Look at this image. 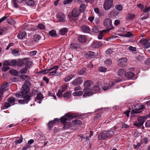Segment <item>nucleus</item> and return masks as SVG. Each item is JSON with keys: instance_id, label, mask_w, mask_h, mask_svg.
<instances>
[{"instance_id": "obj_1", "label": "nucleus", "mask_w": 150, "mask_h": 150, "mask_svg": "<svg viewBox=\"0 0 150 150\" xmlns=\"http://www.w3.org/2000/svg\"><path fill=\"white\" fill-rule=\"evenodd\" d=\"M59 69L58 66H55L49 69H46L40 71V73H42L44 74L49 73L50 76H54L56 74L57 71Z\"/></svg>"}, {"instance_id": "obj_2", "label": "nucleus", "mask_w": 150, "mask_h": 150, "mask_svg": "<svg viewBox=\"0 0 150 150\" xmlns=\"http://www.w3.org/2000/svg\"><path fill=\"white\" fill-rule=\"evenodd\" d=\"M114 132L112 131H108L101 132L98 135V139L99 140H104L109 137L112 136Z\"/></svg>"}, {"instance_id": "obj_3", "label": "nucleus", "mask_w": 150, "mask_h": 150, "mask_svg": "<svg viewBox=\"0 0 150 150\" xmlns=\"http://www.w3.org/2000/svg\"><path fill=\"white\" fill-rule=\"evenodd\" d=\"M30 90V87L28 85H24L22 87L21 91L20 92L16 93V96L18 98H22L25 94L28 93Z\"/></svg>"}, {"instance_id": "obj_4", "label": "nucleus", "mask_w": 150, "mask_h": 150, "mask_svg": "<svg viewBox=\"0 0 150 150\" xmlns=\"http://www.w3.org/2000/svg\"><path fill=\"white\" fill-rule=\"evenodd\" d=\"M65 116L66 117H62L61 118V121L63 123H65L67 120H70L74 118H77V117L81 116L78 115H76L74 114H72L70 113H67L66 114Z\"/></svg>"}, {"instance_id": "obj_5", "label": "nucleus", "mask_w": 150, "mask_h": 150, "mask_svg": "<svg viewBox=\"0 0 150 150\" xmlns=\"http://www.w3.org/2000/svg\"><path fill=\"white\" fill-rule=\"evenodd\" d=\"M133 109L131 112V114H137L141 112L140 110H142L144 108L143 105H139L137 104L133 105L132 107Z\"/></svg>"}, {"instance_id": "obj_6", "label": "nucleus", "mask_w": 150, "mask_h": 150, "mask_svg": "<svg viewBox=\"0 0 150 150\" xmlns=\"http://www.w3.org/2000/svg\"><path fill=\"white\" fill-rule=\"evenodd\" d=\"M103 24L106 28H109L108 30V31L114 28V27L112 26V20L109 18H107L105 20Z\"/></svg>"}, {"instance_id": "obj_7", "label": "nucleus", "mask_w": 150, "mask_h": 150, "mask_svg": "<svg viewBox=\"0 0 150 150\" xmlns=\"http://www.w3.org/2000/svg\"><path fill=\"white\" fill-rule=\"evenodd\" d=\"M113 5V0H105L104 4V8L108 10L111 8Z\"/></svg>"}, {"instance_id": "obj_8", "label": "nucleus", "mask_w": 150, "mask_h": 150, "mask_svg": "<svg viewBox=\"0 0 150 150\" xmlns=\"http://www.w3.org/2000/svg\"><path fill=\"white\" fill-rule=\"evenodd\" d=\"M140 43L144 46V47L147 49L150 47V42L145 38H142L139 41Z\"/></svg>"}, {"instance_id": "obj_9", "label": "nucleus", "mask_w": 150, "mask_h": 150, "mask_svg": "<svg viewBox=\"0 0 150 150\" xmlns=\"http://www.w3.org/2000/svg\"><path fill=\"white\" fill-rule=\"evenodd\" d=\"M23 96V97L22 96V98H23L24 99L19 100L18 101V102L21 104L27 103L28 101L30 100V98L31 96L28 95H25Z\"/></svg>"}, {"instance_id": "obj_10", "label": "nucleus", "mask_w": 150, "mask_h": 150, "mask_svg": "<svg viewBox=\"0 0 150 150\" xmlns=\"http://www.w3.org/2000/svg\"><path fill=\"white\" fill-rule=\"evenodd\" d=\"M127 59L126 58H122L118 60V66L121 67H123L127 64Z\"/></svg>"}, {"instance_id": "obj_11", "label": "nucleus", "mask_w": 150, "mask_h": 150, "mask_svg": "<svg viewBox=\"0 0 150 150\" xmlns=\"http://www.w3.org/2000/svg\"><path fill=\"white\" fill-rule=\"evenodd\" d=\"M82 78L79 77L74 80L72 82V84L74 86L78 85L81 84L83 82Z\"/></svg>"}, {"instance_id": "obj_12", "label": "nucleus", "mask_w": 150, "mask_h": 150, "mask_svg": "<svg viewBox=\"0 0 150 150\" xmlns=\"http://www.w3.org/2000/svg\"><path fill=\"white\" fill-rule=\"evenodd\" d=\"M58 20L60 22H64L65 21V17L64 15L62 12H59L57 15Z\"/></svg>"}, {"instance_id": "obj_13", "label": "nucleus", "mask_w": 150, "mask_h": 150, "mask_svg": "<svg viewBox=\"0 0 150 150\" xmlns=\"http://www.w3.org/2000/svg\"><path fill=\"white\" fill-rule=\"evenodd\" d=\"M43 98L44 96L41 93H37L35 100L37 103H41L42 102V99Z\"/></svg>"}, {"instance_id": "obj_14", "label": "nucleus", "mask_w": 150, "mask_h": 150, "mask_svg": "<svg viewBox=\"0 0 150 150\" xmlns=\"http://www.w3.org/2000/svg\"><path fill=\"white\" fill-rule=\"evenodd\" d=\"M114 85L113 83H112L111 85L108 83H104L102 86V88L103 90L104 91L108 90L109 89H110L112 86Z\"/></svg>"}, {"instance_id": "obj_15", "label": "nucleus", "mask_w": 150, "mask_h": 150, "mask_svg": "<svg viewBox=\"0 0 150 150\" xmlns=\"http://www.w3.org/2000/svg\"><path fill=\"white\" fill-rule=\"evenodd\" d=\"M95 53L91 51H89L86 54V58L88 59L93 58L95 57Z\"/></svg>"}, {"instance_id": "obj_16", "label": "nucleus", "mask_w": 150, "mask_h": 150, "mask_svg": "<svg viewBox=\"0 0 150 150\" xmlns=\"http://www.w3.org/2000/svg\"><path fill=\"white\" fill-rule=\"evenodd\" d=\"M59 120L58 118H55L53 120L50 121L48 124L49 129H51L53 127V125L56 123V122L59 121Z\"/></svg>"}, {"instance_id": "obj_17", "label": "nucleus", "mask_w": 150, "mask_h": 150, "mask_svg": "<svg viewBox=\"0 0 150 150\" xmlns=\"http://www.w3.org/2000/svg\"><path fill=\"white\" fill-rule=\"evenodd\" d=\"M82 31L85 33H89L91 31V30L88 26L85 25H82L81 27Z\"/></svg>"}, {"instance_id": "obj_18", "label": "nucleus", "mask_w": 150, "mask_h": 150, "mask_svg": "<svg viewBox=\"0 0 150 150\" xmlns=\"http://www.w3.org/2000/svg\"><path fill=\"white\" fill-rule=\"evenodd\" d=\"M81 13L80 10L78 9L74 8L72 11V15L74 16H78Z\"/></svg>"}, {"instance_id": "obj_19", "label": "nucleus", "mask_w": 150, "mask_h": 150, "mask_svg": "<svg viewBox=\"0 0 150 150\" xmlns=\"http://www.w3.org/2000/svg\"><path fill=\"white\" fill-rule=\"evenodd\" d=\"M118 74L121 77L125 76L126 71L124 69H120L117 72Z\"/></svg>"}, {"instance_id": "obj_20", "label": "nucleus", "mask_w": 150, "mask_h": 150, "mask_svg": "<svg viewBox=\"0 0 150 150\" xmlns=\"http://www.w3.org/2000/svg\"><path fill=\"white\" fill-rule=\"evenodd\" d=\"M146 117H137L138 122L140 123L142 125L146 120Z\"/></svg>"}, {"instance_id": "obj_21", "label": "nucleus", "mask_w": 150, "mask_h": 150, "mask_svg": "<svg viewBox=\"0 0 150 150\" xmlns=\"http://www.w3.org/2000/svg\"><path fill=\"white\" fill-rule=\"evenodd\" d=\"M93 85V82L91 80H87L84 82V85L85 88H88L92 86Z\"/></svg>"}, {"instance_id": "obj_22", "label": "nucleus", "mask_w": 150, "mask_h": 150, "mask_svg": "<svg viewBox=\"0 0 150 150\" xmlns=\"http://www.w3.org/2000/svg\"><path fill=\"white\" fill-rule=\"evenodd\" d=\"M86 38L84 35H80L79 37V41L80 42L83 43L86 41Z\"/></svg>"}, {"instance_id": "obj_23", "label": "nucleus", "mask_w": 150, "mask_h": 150, "mask_svg": "<svg viewBox=\"0 0 150 150\" xmlns=\"http://www.w3.org/2000/svg\"><path fill=\"white\" fill-rule=\"evenodd\" d=\"M80 46L79 44L73 43L70 45V47L72 49H76L79 48Z\"/></svg>"}, {"instance_id": "obj_24", "label": "nucleus", "mask_w": 150, "mask_h": 150, "mask_svg": "<svg viewBox=\"0 0 150 150\" xmlns=\"http://www.w3.org/2000/svg\"><path fill=\"white\" fill-rule=\"evenodd\" d=\"M1 88L4 90V91H7L8 89V83L6 82L4 83L1 86Z\"/></svg>"}, {"instance_id": "obj_25", "label": "nucleus", "mask_w": 150, "mask_h": 150, "mask_svg": "<svg viewBox=\"0 0 150 150\" xmlns=\"http://www.w3.org/2000/svg\"><path fill=\"white\" fill-rule=\"evenodd\" d=\"M24 64L25 66V67L28 69L32 66L33 63L30 61H26V62L24 63Z\"/></svg>"}, {"instance_id": "obj_26", "label": "nucleus", "mask_w": 150, "mask_h": 150, "mask_svg": "<svg viewBox=\"0 0 150 150\" xmlns=\"http://www.w3.org/2000/svg\"><path fill=\"white\" fill-rule=\"evenodd\" d=\"M26 33L25 32H21L18 34L17 36L20 39H22L25 37Z\"/></svg>"}, {"instance_id": "obj_27", "label": "nucleus", "mask_w": 150, "mask_h": 150, "mask_svg": "<svg viewBox=\"0 0 150 150\" xmlns=\"http://www.w3.org/2000/svg\"><path fill=\"white\" fill-rule=\"evenodd\" d=\"M93 94V93L90 91H86L84 93L83 97L84 98L86 97L87 96H90Z\"/></svg>"}, {"instance_id": "obj_28", "label": "nucleus", "mask_w": 150, "mask_h": 150, "mask_svg": "<svg viewBox=\"0 0 150 150\" xmlns=\"http://www.w3.org/2000/svg\"><path fill=\"white\" fill-rule=\"evenodd\" d=\"M71 92L67 91L65 93L62 95V96L65 98H69L71 97Z\"/></svg>"}, {"instance_id": "obj_29", "label": "nucleus", "mask_w": 150, "mask_h": 150, "mask_svg": "<svg viewBox=\"0 0 150 150\" xmlns=\"http://www.w3.org/2000/svg\"><path fill=\"white\" fill-rule=\"evenodd\" d=\"M7 101L10 104H13V105L15 101V99L13 97H10L8 98Z\"/></svg>"}, {"instance_id": "obj_30", "label": "nucleus", "mask_w": 150, "mask_h": 150, "mask_svg": "<svg viewBox=\"0 0 150 150\" xmlns=\"http://www.w3.org/2000/svg\"><path fill=\"white\" fill-rule=\"evenodd\" d=\"M9 72L11 74L13 75V76H17L18 75V72L14 69H11L9 71Z\"/></svg>"}, {"instance_id": "obj_31", "label": "nucleus", "mask_w": 150, "mask_h": 150, "mask_svg": "<svg viewBox=\"0 0 150 150\" xmlns=\"http://www.w3.org/2000/svg\"><path fill=\"white\" fill-rule=\"evenodd\" d=\"M135 75V74L131 72H128L126 73L125 76L128 78H131Z\"/></svg>"}, {"instance_id": "obj_32", "label": "nucleus", "mask_w": 150, "mask_h": 150, "mask_svg": "<svg viewBox=\"0 0 150 150\" xmlns=\"http://www.w3.org/2000/svg\"><path fill=\"white\" fill-rule=\"evenodd\" d=\"M25 2L27 5L32 6L34 4L35 2L33 0H25Z\"/></svg>"}, {"instance_id": "obj_33", "label": "nucleus", "mask_w": 150, "mask_h": 150, "mask_svg": "<svg viewBox=\"0 0 150 150\" xmlns=\"http://www.w3.org/2000/svg\"><path fill=\"white\" fill-rule=\"evenodd\" d=\"M83 94V92L81 91L74 92L73 93V95L74 96H81Z\"/></svg>"}, {"instance_id": "obj_34", "label": "nucleus", "mask_w": 150, "mask_h": 150, "mask_svg": "<svg viewBox=\"0 0 150 150\" xmlns=\"http://www.w3.org/2000/svg\"><path fill=\"white\" fill-rule=\"evenodd\" d=\"M135 18V15L134 14H129L127 18V19L128 21H129L134 19Z\"/></svg>"}, {"instance_id": "obj_35", "label": "nucleus", "mask_w": 150, "mask_h": 150, "mask_svg": "<svg viewBox=\"0 0 150 150\" xmlns=\"http://www.w3.org/2000/svg\"><path fill=\"white\" fill-rule=\"evenodd\" d=\"M67 30L66 28L62 29L59 31L60 33L62 35H64L67 33Z\"/></svg>"}, {"instance_id": "obj_36", "label": "nucleus", "mask_w": 150, "mask_h": 150, "mask_svg": "<svg viewBox=\"0 0 150 150\" xmlns=\"http://www.w3.org/2000/svg\"><path fill=\"white\" fill-rule=\"evenodd\" d=\"M107 68L105 67L101 66L99 68V71L100 72H105L107 71Z\"/></svg>"}, {"instance_id": "obj_37", "label": "nucleus", "mask_w": 150, "mask_h": 150, "mask_svg": "<svg viewBox=\"0 0 150 150\" xmlns=\"http://www.w3.org/2000/svg\"><path fill=\"white\" fill-rule=\"evenodd\" d=\"M73 76H72V75H71V76H67V77L64 78L63 80L65 82H67L68 81H69L70 80L73 78Z\"/></svg>"}, {"instance_id": "obj_38", "label": "nucleus", "mask_w": 150, "mask_h": 150, "mask_svg": "<svg viewBox=\"0 0 150 150\" xmlns=\"http://www.w3.org/2000/svg\"><path fill=\"white\" fill-rule=\"evenodd\" d=\"M72 123L74 125H81L82 124L81 121L78 120H75L72 121Z\"/></svg>"}, {"instance_id": "obj_39", "label": "nucleus", "mask_w": 150, "mask_h": 150, "mask_svg": "<svg viewBox=\"0 0 150 150\" xmlns=\"http://www.w3.org/2000/svg\"><path fill=\"white\" fill-rule=\"evenodd\" d=\"M34 40L35 41L37 42L41 38V36L35 34L33 36Z\"/></svg>"}, {"instance_id": "obj_40", "label": "nucleus", "mask_w": 150, "mask_h": 150, "mask_svg": "<svg viewBox=\"0 0 150 150\" xmlns=\"http://www.w3.org/2000/svg\"><path fill=\"white\" fill-rule=\"evenodd\" d=\"M70 20L72 22H75L77 20V18H76V16H73L72 15L71 16H69Z\"/></svg>"}, {"instance_id": "obj_41", "label": "nucleus", "mask_w": 150, "mask_h": 150, "mask_svg": "<svg viewBox=\"0 0 150 150\" xmlns=\"http://www.w3.org/2000/svg\"><path fill=\"white\" fill-rule=\"evenodd\" d=\"M86 8V5L84 4H81L80 6V12H83Z\"/></svg>"}, {"instance_id": "obj_42", "label": "nucleus", "mask_w": 150, "mask_h": 150, "mask_svg": "<svg viewBox=\"0 0 150 150\" xmlns=\"http://www.w3.org/2000/svg\"><path fill=\"white\" fill-rule=\"evenodd\" d=\"M86 69L85 68H83L79 71L78 74L80 75H82L85 72Z\"/></svg>"}, {"instance_id": "obj_43", "label": "nucleus", "mask_w": 150, "mask_h": 150, "mask_svg": "<svg viewBox=\"0 0 150 150\" xmlns=\"http://www.w3.org/2000/svg\"><path fill=\"white\" fill-rule=\"evenodd\" d=\"M13 54L15 56H17L19 54V52L17 49H14L12 51Z\"/></svg>"}, {"instance_id": "obj_44", "label": "nucleus", "mask_w": 150, "mask_h": 150, "mask_svg": "<svg viewBox=\"0 0 150 150\" xmlns=\"http://www.w3.org/2000/svg\"><path fill=\"white\" fill-rule=\"evenodd\" d=\"M11 2L14 7L16 8L18 7V5L17 3V0H12Z\"/></svg>"}, {"instance_id": "obj_45", "label": "nucleus", "mask_w": 150, "mask_h": 150, "mask_svg": "<svg viewBox=\"0 0 150 150\" xmlns=\"http://www.w3.org/2000/svg\"><path fill=\"white\" fill-rule=\"evenodd\" d=\"M7 22L8 23L11 25H14L16 23V22L15 21L11 19H8L7 20Z\"/></svg>"}, {"instance_id": "obj_46", "label": "nucleus", "mask_w": 150, "mask_h": 150, "mask_svg": "<svg viewBox=\"0 0 150 150\" xmlns=\"http://www.w3.org/2000/svg\"><path fill=\"white\" fill-rule=\"evenodd\" d=\"M104 63L106 65L108 66L111 64L112 62L110 59H108L105 61Z\"/></svg>"}, {"instance_id": "obj_47", "label": "nucleus", "mask_w": 150, "mask_h": 150, "mask_svg": "<svg viewBox=\"0 0 150 150\" xmlns=\"http://www.w3.org/2000/svg\"><path fill=\"white\" fill-rule=\"evenodd\" d=\"M28 69L26 67L22 68L20 70V73L21 74H25L27 72Z\"/></svg>"}, {"instance_id": "obj_48", "label": "nucleus", "mask_w": 150, "mask_h": 150, "mask_svg": "<svg viewBox=\"0 0 150 150\" xmlns=\"http://www.w3.org/2000/svg\"><path fill=\"white\" fill-rule=\"evenodd\" d=\"M49 33L50 36L53 37L56 34V31L55 30H52L50 31Z\"/></svg>"}, {"instance_id": "obj_49", "label": "nucleus", "mask_w": 150, "mask_h": 150, "mask_svg": "<svg viewBox=\"0 0 150 150\" xmlns=\"http://www.w3.org/2000/svg\"><path fill=\"white\" fill-rule=\"evenodd\" d=\"M10 66H14L16 65V61L15 59H13L11 61H10Z\"/></svg>"}, {"instance_id": "obj_50", "label": "nucleus", "mask_w": 150, "mask_h": 150, "mask_svg": "<svg viewBox=\"0 0 150 150\" xmlns=\"http://www.w3.org/2000/svg\"><path fill=\"white\" fill-rule=\"evenodd\" d=\"M11 106L10 104L9 103L5 102L3 105V109H6L10 107Z\"/></svg>"}, {"instance_id": "obj_51", "label": "nucleus", "mask_w": 150, "mask_h": 150, "mask_svg": "<svg viewBox=\"0 0 150 150\" xmlns=\"http://www.w3.org/2000/svg\"><path fill=\"white\" fill-rule=\"evenodd\" d=\"M7 30L6 27H1L0 26V35H2L3 34L4 32Z\"/></svg>"}, {"instance_id": "obj_52", "label": "nucleus", "mask_w": 150, "mask_h": 150, "mask_svg": "<svg viewBox=\"0 0 150 150\" xmlns=\"http://www.w3.org/2000/svg\"><path fill=\"white\" fill-rule=\"evenodd\" d=\"M10 60H5L3 64V66H10Z\"/></svg>"}, {"instance_id": "obj_53", "label": "nucleus", "mask_w": 150, "mask_h": 150, "mask_svg": "<svg viewBox=\"0 0 150 150\" xmlns=\"http://www.w3.org/2000/svg\"><path fill=\"white\" fill-rule=\"evenodd\" d=\"M115 8L117 10L120 11L122 10V7L121 5L118 4L116 5Z\"/></svg>"}, {"instance_id": "obj_54", "label": "nucleus", "mask_w": 150, "mask_h": 150, "mask_svg": "<svg viewBox=\"0 0 150 150\" xmlns=\"http://www.w3.org/2000/svg\"><path fill=\"white\" fill-rule=\"evenodd\" d=\"M125 36L126 37L131 38L132 36V34L131 32H128L125 35Z\"/></svg>"}, {"instance_id": "obj_55", "label": "nucleus", "mask_w": 150, "mask_h": 150, "mask_svg": "<svg viewBox=\"0 0 150 150\" xmlns=\"http://www.w3.org/2000/svg\"><path fill=\"white\" fill-rule=\"evenodd\" d=\"M150 11V7L146 6L143 10L144 12L147 13Z\"/></svg>"}, {"instance_id": "obj_56", "label": "nucleus", "mask_w": 150, "mask_h": 150, "mask_svg": "<svg viewBox=\"0 0 150 150\" xmlns=\"http://www.w3.org/2000/svg\"><path fill=\"white\" fill-rule=\"evenodd\" d=\"M24 64V63L22 61L18 62L16 61V65L18 67H21Z\"/></svg>"}, {"instance_id": "obj_57", "label": "nucleus", "mask_w": 150, "mask_h": 150, "mask_svg": "<svg viewBox=\"0 0 150 150\" xmlns=\"http://www.w3.org/2000/svg\"><path fill=\"white\" fill-rule=\"evenodd\" d=\"M22 141L23 138L22 137H21L19 139L16 140L15 142L16 144H18L21 143L22 142Z\"/></svg>"}, {"instance_id": "obj_58", "label": "nucleus", "mask_w": 150, "mask_h": 150, "mask_svg": "<svg viewBox=\"0 0 150 150\" xmlns=\"http://www.w3.org/2000/svg\"><path fill=\"white\" fill-rule=\"evenodd\" d=\"M45 26L42 24H39L38 25V28L41 30L45 28Z\"/></svg>"}, {"instance_id": "obj_59", "label": "nucleus", "mask_w": 150, "mask_h": 150, "mask_svg": "<svg viewBox=\"0 0 150 150\" xmlns=\"http://www.w3.org/2000/svg\"><path fill=\"white\" fill-rule=\"evenodd\" d=\"M129 50L132 51H135L136 50V47L130 46L128 48Z\"/></svg>"}, {"instance_id": "obj_60", "label": "nucleus", "mask_w": 150, "mask_h": 150, "mask_svg": "<svg viewBox=\"0 0 150 150\" xmlns=\"http://www.w3.org/2000/svg\"><path fill=\"white\" fill-rule=\"evenodd\" d=\"M73 0H65L63 2V4L64 5L70 4Z\"/></svg>"}, {"instance_id": "obj_61", "label": "nucleus", "mask_w": 150, "mask_h": 150, "mask_svg": "<svg viewBox=\"0 0 150 150\" xmlns=\"http://www.w3.org/2000/svg\"><path fill=\"white\" fill-rule=\"evenodd\" d=\"M9 69L10 68L9 67L3 66L2 68V70L3 71L5 72L9 70Z\"/></svg>"}, {"instance_id": "obj_62", "label": "nucleus", "mask_w": 150, "mask_h": 150, "mask_svg": "<svg viewBox=\"0 0 150 150\" xmlns=\"http://www.w3.org/2000/svg\"><path fill=\"white\" fill-rule=\"evenodd\" d=\"M100 89V88L98 86H94L93 87V90L95 91H98Z\"/></svg>"}, {"instance_id": "obj_63", "label": "nucleus", "mask_w": 150, "mask_h": 150, "mask_svg": "<svg viewBox=\"0 0 150 150\" xmlns=\"http://www.w3.org/2000/svg\"><path fill=\"white\" fill-rule=\"evenodd\" d=\"M134 125L136 126L137 127H139L142 126V125L138 122H135V123L134 124Z\"/></svg>"}, {"instance_id": "obj_64", "label": "nucleus", "mask_w": 150, "mask_h": 150, "mask_svg": "<svg viewBox=\"0 0 150 150\" xmlns=\"http://www.w3.org/2000/svg\"><path fill=\"white\" fill-rule=\"evenodd\" d=\"M120 24V21L118 19H117L115 20L114 22V25H118Z\"/></svg>"}]
</instances>
